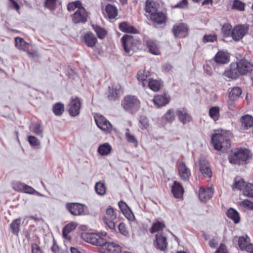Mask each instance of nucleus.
I'll return each instance as SVG.
<instances>
[{
  "label": "nucleus",
  "instance_id": "60",
  "mask_svg": "<svg viewBox=\"0 0 253 253\" xmlns=\"http://www.w3.org/2000/svg\"><path fill=\"white\" fill-rule=\"evenodd\" d=\"M22 192L30 194H33L35 193L36 190L33 187L25 184Z\"/></svg>",
  "mask_w": 253,
  "mask_h": 253
},
{
  "label": "nucleus",
  "instance_id": "18",
  "mask_svg": "<svg viewBox=\"0 0 253 253\" xmlns=\"http://www.w3.org/2000/svg\"><path fill=\"white\" fill-rule=\"evenodd\" d=\"M238 245L241 250L248 251L253 248V244L250 243V239L247 235L240 236L238 238Z\"/></svg>",
  "mask_w": 253,
  "mask_h": 253
},
{
  "label": "nucleus",
  "instance_id": "32",
  "mask_svg": "<svg viewBox=\"0 0 253 253\" xmlns=\"http://www.w3.org/2000/svg\"><path fill=\"white\" fill-rule=\"evenodd\" d=\"M241 122L242 126L247 129L253 126V117L249 115H245L241 118Z\"/></svg>",
  "mask_w": 253,
  "mask_h": 253
},
{
  "label": "nucleus",
  "instance_id": "4",
  "mask_svg": "<svg viewBox=\"0 0 253 253\" xmlns=\"http://www.w3.org/2000/svg\"><path fill=\"white\" fill-rule=\"evenodd\" d=\"M117 210L109 207L106 210V213L102 217L104 223L112 231H116V221Z\"/></svg>",
  "mask_w": 253,
  "mask_h": 253
},
{
  "label": "nucleus",
  "instance_id": "30",
  "mask_svg": "<svg viewBox=\"0 0 253 253\" xmlns=\"http://www.w3.org/2000/svg\"><path fill=\"white\" fill-rule=\"evenodd\" d=\"M147 45L150 52L155 55L160 54L159 46L156 41L150 40L147 41Z\"/></svg>",
  "mask_w": 253,
  "mask_h": 253
},
{
  "label": "nucleus",
  "instance_id": "52",
  "mask_svg": "<svg viewBox=\"0 0 253 253\" xmlns=\"http://www.w3.org/2000/svg\"><path fill=\"white\" fill-rule=\"evenodd\" d=\"M243 195L250 197H253V184H247L243 191Z\"/></svg>",
  "mask_w": 253,
  "mask_h": 253
},
{
  "label": "nucleus",
  "instance_id": "13",
  "mask_svg": "<svg viewBox=\"0 0 253 253\" xmlns=\"http://www.w3.org/2000/svg\"><path fill=\"white\" fill-rule=\"evenodd\" d=\"M200 170L205 177L210 178L212 176V171L209 163L205 159L199 160Z\"/></svg>",
  "mask_w": 253,
  "mask_h": 253
},
{
  "label": "nucleus",
  "instance_id": "39",
  "mask_svg": "<svg viewBox=\"0 0 253 253\" xmlns=\"http://www.w3.org/2000/svg\"><path fill=\"white\" fill-rule=\"evenodd\" d=\"M165 227V224L163 221H157L153 224L150 231L151 233H154L163 230Z\"/></svg>",
  "mask_w": 253,
  "mask_h": 253
},
{
  "label": "nucleus",
  "instance_id": "33",
  "mask_svg": "<svg viewBox=\"0 0 253 253\" xmlns=\"http://www.w3.org/2000/svg\"><path fill=\"white\" fill-rule=\"evenodd\" d=\"M227 216L237 224L240 222V218L238 212L234 209L230 208L226 212Z\"/></svg>",
  "mask_w": 253,
  "mask_h": 253
},
{
  "label": "nucleus",
  "instance_id": "27",
  "mask_svg": "<svg viewBox=\"0 0 253 253\" xmlns=\"http://www.w3.org/2000/svg\"><path fill=\"white\" fill-rule=\"evenodd\" d=\"M119 28L120 30L123 32L132 34L138 33V30L135 28L134 26L126 22L120 23L119 25Z\"/></svg>",
  "mask_w": 253,
  "mask_h": 253
},
{
  "label": "nucleus",
  "instance_id": "29",
  "mask_svg": "<svg viewBox=\"0 0 253 253\" xmlns=\"http://www.w3.org/2000/svg\"><path fill=\"white\" fill-rule=\"evenodd\" d=\"M84 40L86 44L90 47H93L97 42L96 37L91 32H87L84 34Z\"/></svg>",
  "mask_w": 253,
  "mask_h": 253
},
{
  "label": "nucleus",
  "instance_id": "21",
  "mask_svg": "<svg viewBox=\"0 0 253 253\" xmlns=\"http://www.w3.org/2000/svg\"><path fill=\"white\" fill-rule=\"evenodd\" d=\"M150 19L158 24H162L166 21L167 16L162 11L157 10L150 15Z\"/></svg>",
  "mask_w": 253,
  "mask_h": 253
},
{
  "label": "nucleus",
  "instance_id": "54",
  "mask_svg": "<svg viewBox=\"0 0 253 253\" xmlns=\"http://www.w3.org/2000/svg\"><path fill=\"white\" fill-rule=\"evenodd\" d=\"M245 3L239 0H234L232 6L233 9L240 11H243L245 9Z\"/></svg>",
  "mask_w": 253,
  "mask_h": 253
},
{
  "label": "nucleus",
  "instance_id": "26",
  "mask_svg": "<svg viewBox=\"0 0 253 253\" xmlns=\"http://www.w3.org/2000/svg\"><path fill=\"white\" fill-rule=\"evenodd\" d=\"M214 60L218 64H226L229 61V55L226 52L220 51L215 55Z\"/></svg>",
  "mask_w": 253,
  "mask_h": 253
},
{
  "label": "nucleus",
  "instance_id": "9",
  "mask_svg": "<svg viewBox=\"0 0 253 253\" xmlns=\"http://www.w3.org/2000/svg\"><path fill=\"white\" fill-rule=\"evenodd\" d=\"M94 120L97 126L101 129L107 132L111 131L112 126L103 116L96 114L94 116Z\"/></svg>",
  "mask_w": 253,
  "mask_h": 253
},
{
  "label": "nucleus",
  "instance_id": "22",
  "mask_svg": "<svg viewBox=\"0 0 253 253\" xmlns=\"http://www.w3.org/2000/svg\"><path fill=\"white\" fill-rule=\"evenodd\" d=\"M154 245L157 249L164 251L168 246L167 238L162 234H157Z\"/></svg>",
  "mask_w": 253,
  "mask_h": 253
},
{
  "label": "nucleus",
  "instance_id": "45",
  "mask_svg": "<svg viewBox=\"0 0 253 253\" xmlns=\"http://www.w3.org/2000/svg\"><path fill=\"white\" fill-rule=\"evenodd\" d=\"M30 130L37 135L42 137V126L38 123H34L30 126Z\"/></svg>",
  "mask_w": 253,
  "mask_h": 253
},
{
  "label": "nucleus",
  "instance_id": "62",
  "mask_svg": "<svg viewBox=\"0 0 253 253\" xmlns=\"http://www.w3.org/2000/svg\"><path fill=\"white\" fill-rule=\"evenodd\" d=\"M241 205L244 207H247L251 210H253V202L248 200H245L242 201Z\"/></svg>",
  "mask_w": 253,
  "mask_h": 253
},
{
  "label": "nucleus",
  "instance_id": "47",
  "mask_svg": "<svg viewBox=\"0 0 253 253\" xmlns=\"http://www.w3.org/2000/svg\"><path fill=\"white\" fill-rule=\"evenodd\" d=\"M150 124L148 119L144 116H142L140 117L139 121V127L142 130L147 129L149 126Z\"/></svg>",
  "mask_w": 253,
  "mask_h": 253
},
{
  "label": "nucleus",
  "instance_id": "63",
  "mask_svg": "<svg viewBox=\"0 0 253 253\" xmlns=\"http://www.w3.org/2000/svg\"><path fill=\"white\" fill-rule=\"evenodd\" d=\"M188 6V1L187 0H182L180 2L177 3L175 5L176 8H186Z\"/></svg>",
  "mask_w": 253,
  "mask_h": 253
},
{
  "label": "nucleus",
  "instance_id": "14",
  "mask_svg": "<svg viewBox=\"0 0 253 253\" xmlns=\"http://www.w3.org/2000/svg\"><path fill=\"white\" fill-rule=\"evenodd\" d=\"M178 174L180 178L184 181H188L191 175V171L185 163H181L178 168Z\"/></svg>",
  "mask_w": 253,
  "mask_h": 253
},
{
  "label": "nucleus",
  "instance_id": "6",
  "mask_svg": "<svg viewBox=\"0 0 253 253\" xmlns=\"http://www.w3.org/2000/svg\"><path fill=\"white\" fill-rule=\"evenodd\" d=\"M82 239L86 242L95 246H100L104 243V239L95 233L84 232L81 234Z\"/></svg>",
  "mask_w": 253,
  "mask_h": 253
},
{
  "label": "nucleus",
  "instance_id": "41",
  "mask_svg": "<svg viewBox=\"0 0 253 253\" xmlns=\"http://www.w3.org/2000/svg\"><path fill=\"white\" fill-rule=\"evenodd\" d=\"M232 27L229 23L224 24L222 27V32L225 37H232Z\"/></svg>",
  "mask_w": 253,
  "mask_h": 253
},
{
  "label": "nucleus",
  "instance_id": "23",
  "mask_svg": "<svg viewBox=\"0 0 253 253\" xmlns=\"http://www.w3.org/2000/svg\"><path fill=\"white\" fill-rule=\"evenodd\" d=\"M184 192V189L181 184L174 181L171 186V192L173 196L176 198H179L182 197Z\"/></svg>",
  "mask_w": 253,
  "mask_h": 253
},
{
  "label": "nucleus",
  "instance_id": "36",
  "mask_svg": "<svg viewBox=\"0 0 253 253\" xmlns=\"http://www.w3.org/2000/svg\"><path fill=\"white\" fill-rule=\"evenodd\" d=\"M21 225V219L17 218L13 220L10 224V228L12 233L17 235L18 234Z\"/></svg>",
  "mask_w": 253,
  "mask_h": 253
},
{
  "label": "nucleus",
  "instance_id": "12",
  "mask_svg": "<svg viewBox=\"0 0 253 253\" xmlns=\"http://www.w3.org/2000/svg\"><path fill=\"white\" fill-rule=\"evenodd\" d=\"M85 206L78 203H68L66 208L71 213L74 215L80 216L84 213V207Z\"/></svg>",
  "mask_w": 253,
  "mask_h": 253
},
{
  "label": "nucleus",
  "instance_id": "44",
  "mask_svg": "<svg viewBox=\"0 0 253 253\" xmlns=\"http://www.w3.org/2000/svg\"><path fill=\"white\" fill-rule=\"evenodd\" d=\"M52 110L55 115L60 116L64 111V104L61 103H57L53 106Z\"/></svg>",
  "mask_w": 253,
  "mask_h": 253
},
{
  "label": "nucleus",
  "instance_id": "42",
  "mask_svg": "<svg viewBox=\"0 0 253 253\" xmlns=\"http://www.w3.org/2000/svg\"><path fill=\"white\" fill-rule=\"evenodd\" d=\"M126 131L125 136L127 142L133 144L134 146L137 147L138 143L135 136L129 133L128 128L126 129Z\"/></svg>",
  "mask_w": 253,
  "mask_h": 253
},
{
  "label": "nucleus",
  "instance_id": "61",
  "mask_svg": "<svg viewBox=\"0 0 253 253\" xmlns=\"http://www.w3.org/2000/svg\"><path fill=\"white\" fill-rule=\"evenodd\" d=\"M8 5L10 8L14 9L17 11H18L20 8L19 4L14 0H9Z\"/></svg>",
  "mask_w": 253,
  "mask_h": 253
},
{
  "label": "nucleus",
  "instance_id": "56",
  "mask_svg": "<svg viewBox=\"0 0 253 253\" xmlns=\"http://www.w3.org/2000/svg\"><path fill=\"white\" fill-rule=\"evenodd\" d=\"M28 140L32 146H37L40 144V140L34 136H28Z\"/></svg>",
  "mask_w": 253,
  "mask_h": 253
},
{
  "label": "nucleus",
  "instance_id": "19",
  "mask_svg": "<svg viewBox=\"0 0 253 253\" xmlns=\"http://www.w3.org/2000/svg\"><path fill=\"white\" fill-rule=\"evenodd\" d=\"M242 94V89L239 87H233L229 93L228 104L230 108H232L234 101H235Z\"/></svg>",
  "mask_w": 253,
  "mask_h": 253
},
{
  "label": "nucleus",
  "instance_id": "55",
  "mask_svg": "<svg viewBox=\"0 0 253 253\" xmlns=\"http://www.w3.org/2000/svg\"><path fill=\"white\" fill-rule=\"evenodd\" d=\"M11 184L14 190L20 191H22L24 188V186L25 185L24 183L17 181H13Z\"/></svg>",
  "mask_w": 253,
  "mask_h": 253
},
{
  "label": "nucleus",
  "instance_id": "24",
  "mask_svg": "<svg viewBox=\"0 0 253 253\" xmlns=\"http://www.w3.org/2000/svg\"><path fill=\"white\" fill-rule=\"evenodd\" d=\"M175 113L179 121L183 124H187L191 121V116L185 110L178 109L176 111Z\"/></svg>",
  "mask_w": 253,
  "mask_h": 253
},
{
  "label": "nucleus",
  "instance_id": "35",
  "mask_svg": "<svg viewBox=\"0 0 253 253\" xmlns=\"http://www.w3.org/2000/svg\"><path fill=\"white\" fill-rule=\"evenodd\" d=\"M105 11L110 19H114L117 15V8L111 4H108L106 6Z\"/></svg>",
  "mask_w": 253,
  "mask_h": 253
},
{
  "label": "nucleus",
  "instance_id": "15",
  "mask_svg": "<svg viewBox=\"0 0 253 253\" xmlns=\"http://www.w3.org/2000/svg\"><path fill=\"white\" fill-rule=\"evenodd\" d=\"M81 105V101L79 98L76 97L72 99L69 104L70 108L69 110L71 116H76L79 114Z\"/></svg>",
  "mask_w": 253,
  "mask_h": 253
},
{
  "label": "nucleus",
  "instance_id": "40",
  "mask_svg": "<svg viewBox=\"0 0 253 253\" xmlns=\"http://www.w3.org/2000/svg\"><path fill=\"white\" fill-rule=\"evenodd\" d=\"M209 115L214 121L219 119V108L217 106H213L209 109Z\"/></svg>",
  "mask_w": 253,
  "mask_h": 253
},
{
  "label": "nucleus",
  "instance_id": "48",
  "mask_svg": "<svg viewBox=\"0 0 253 253\" xmlns=\"http://www.w3.org/2000/svg\"><path fill=\"white\" fill-rule=\"evenodd\" d=\"M175 113L173 110H169L163 116V119L167 122H172L175 119Z\"/></svg>",
  "mask_w": 253,
  "mask_h": 253
},
{
  "label": "nucleus",
  "instance_id": "43",
  "mask_svg": "<svg viewBox=\"0 0 253 253\" xmlns=\"http://www.w3.org/2000/svg\"><path fill=\"white\" fill-rule=\"evenodd\" d=\"M147 84L151 89L155 91H158L161 85L160 82L159 81L153 79L149 80Z\"/></svg>",
  "mask_w": 253,
  "mask_h": 253
},
{
  "label": "nucleus",
  "instance_id": "20",
  "mask_svg": "<svg viewBox=\"0 0 253 253\" xmlns=\"http://www.w3.org/2000/svg\"><path fill=\"white\" fill-rule=\"evenodd\" d=\"M241 75L238 68V66L235 63H232L230 65V69L225 71L224 76L229 79H236Z\"/></svg>",
  "mask_w": 253,
  "mask_h": 253
},
{
  "label": "nucleus",
  "instance_id": "31",
  "mask_svg": "<svg viewBox=\"0 0 253 253\" xmlns=\"http://www.w3.org/2000/svg\"><path fill=\"white\" fill-rule=\"evenodd\" d=\"M112 149L111 146L108 143H105L98 147L97 151L101 156H107L110 153Z\"/></svg>",
  "mask_w": 253,
  "mask_h": 253
},
{
  "label": "nucleus",
  "instance_id": "37",
  "mask_svg": "<svg viewBox=\"0 0 253 253\" xmlns=\"http://www.w3.org/2000/svg\"><path fill=\"white\" fill-rule=\"evenodd\" d=\"M95 190L96 193L100 196L104 195L106 192V187L105 183L102 181H99L95 184Z\"/></svg>",
  "mask_w": 253,
  "mask_h": 253
},
{
  "label": "nucleus",
  "instance_id": "11",
  "mask_svg": "<svg viewBox=\"0 0 253 253\" xmlns=\"http://www.w3.org/2000/svg\"><path fill=\"white\" fill-rule=\"evenodd\" d=\"M238 66L241 75L250 74L253 69V64L246 59H242L235 63Z\"/></svg>",
  "mask_w": 253,
  "mask_h": 253
},
{
  "label": "nucleus",
  "instance_id": "28",
  "mask_svg": "<svg viewBox=\"0 0 253 253\" xmlns=\"http://www.w3.org/2000/svg\"><path fill=\"white\" fill-rule=\"evenodd\" d=\"M150 76V73L146 70H140L137 75V80L141 83L142 86L145 87L148 83L147 79Z\"/></svg>",
  "mask_w": 253,
  "mask_h": 253
},
{
  "label": "nucleus",
  "instance_id": "46",
  "mask_svg": "<svg viewBox=\"0 0 253 253\" xmlns=\"http://www.w3.org/2000/svg\"><path fill=\"white\" fill-rule=\"evenodd\" d=\"M92 27L99 39H103L105 37L107 34V32L105 30L97 25H92Z\"/></svg>",
  "mask_w": 253,
  "mask_h": 253
},
{
  "label": "nucleus",
  "instance_id": "25",
  "mask_svg": "<svg viewBox=\"0 0 253 253\" xmlns=\"http://www.w3.org/2000/svg\"><path fill=\"white\" fill-rule=\"evenodd\" d=\"M153 101L155 104L158 107L167 105L169 101V98L166 94L156 95Z\"/></svg>",
  "mask_w": 253,
  "mask_h": 253
},
{
  "label": "nucleus",
  "instance_id": "64",
  "mask_svg": "<svg viewBox=\"0 0 253 253\" xmlns=\"http://www.w3.org/2000/svg\"><path fill=\"white\" fill-rule=\"evenodd\" d=\"M215 253H228L226 247L223 244H220V246L215 251Z\"/></svg>",
  "mask_w": 253,
  "mask_h": 253
},
{
  "label": "nucleus",
  "instance_id": "7",
  "mask_svg": "<svg viewBox=\"0 0 253 253\" xmlns=\"http://www.w3.org/2000/svg\"><path fill=\"white\" fill-rule=\"evenodd\" d=\"M249 26L246 24L237 25L232 29V38L235 41L242 39L248 33Z\"/></svg>",
  "mask_w": 253,
  "mask_h": 253
},
{
  "label": "nucleus",
  "instance_id": "2",
  "mask_svg": "<svg viewBox=\"0 0 253 253\" xmlns=\"http://www.w3.org/2000/svg\"><path fill=\"white\" fill-rule=\"evenodd\" d=\"M251 151L246 148H236L232 150L228 155L229 162L232 164L240 165L247 162L252 157Z\"/></svg>",
  "mask_w": 253,
  "mask_h": 253
},
{
  "label": "nucleus",
  "instance_id": "58",
  "mask_svg": "<svg viewBox=\"0 0 253 253\" xmlns=\"http://www.w3.org/2000/svg\"><path fill=\"white\" fill-rule=\"evenodd\" d=\"M216 40V36L214 35H205L203 37V41L205 42H213Z\"/></svg>",
  "mask_w": 253,
  "mask_h": 253
},
{
  "label": "nucleus",
  "instance_id": "1",
  "mask_svg": "<svg viewBox=\"0 0 253 253\" xmlns=\"http://www.w3.org/2000/svg\"><path fill=\"white\" fill-rule=\"evenodd\" d=\"M229 132L221 130L213 134L211 137V143L215 150L227 149L230 146Z\"/></svg>",
  "mask_w": 253,
  "mask_h": 253
},
{
  "label": "nucleus",
  "instance_id": "5",
  "mask_svg": "<svg viewBox=\"0 0 253 253\" xmlns=\"http://www.w3.org/2000/svg\"><path fill=\"white\" fill-rule=\"evenodd\" d=\"M122 105L126 111L135 112L139 108L140 101L134 96L127 95L124 98Z\"/></svg>",
  "mask_w": 253,
  "mask_h": 253
},
{
  "label": "nucleus",
  "instance_id": "8",
  "mask_svg": "<svg viewBox=\"0 0 253 253\" xmlns=\"http://www.w3.org/2000/svg\"><path fill=\"white\" fill-rule=\"evenodd\" d=\"M100 253H120L121 247L116 243L111 242H105L104 240L103 245L100 246Z\"/></svg>",
  "mask_w": 253,
  "mask_h": 253
},
{
  "label": "nucleus",
  "instance_id": "3",
  "mask_svg": "<svg viewBox=\"0 0 253 253\" xmlns=\"http://www.w3.org/2000/svg\"><path fill=\"white\" fill-rule=\"evenodd\" d=\"M121 42L126 54L130 55L136 51L139 47L140 41L134 39L133 36L125 35L121 38Z\"/></svg>",
  "mask_w": 253,
  "mask_h": 253
},
{
  "label": "nucleus",
  "instance_id": "16",
  "mask_svg": "<svg viewBox=\"0 0 253 253\" xmlns=\"http://www.w3.org/2000/svg\"><path fill=\"white\" fill-rule=\"evenodd\" d=\"M173 33L175 37L182 38L185 37L188 32V27L183 23L174 25L173 27Z\"/></svg>",
  "mask_w": 253,
  "mask_h": 253
},
{
  "label": "nucleus",
  "instance_id": "34",
  "mask_svg": "<svg viewBox=\"0 0 253 253\" xmlns=\"http://www.w3.org/2000/svg\"><path fill=\"white\" fill-rule=\"evenodd\" d=\"M15 46L20 50L27 51L29 48V44L22 38L16 37L15 38Z\"/></svg>",
  "mask_w": 253,
  "mask_h": 253
},
{
  "label": "nucleus",
  "instance_id": "17",
  "mask_svg": "<svg viewBox=\"0 0 253 253\" xmlns=\"http://www.w3.org/2000/svg\"><path fill=\"white\" fill-rule=\"evenodd\" d=\"M213 193L212 187L201 188L199 192V199L202 202H207L212 197Z\"/></svg>",
  "mask_w": 253,
  "mask_h": 253
},
{
  "label": "nucleus",
  "instance_id": "38",
  "mask_svg": "<svg viewBox=\"0 0 253 253\" xmlns=\"http://www.w3.org/2000/svg\"><path fill=\"white\" fill-rule=\"evenodd\" d=\"M77 224L76 222H71L67 224L63 229V235L65 238H67L68 234L76 229Z\"/></svg>",
  "mask_w": 253,
  "mask_h": 253
},
{
  "label": "nucleus",
  "instance_id": "10",
  "mask_svg": "<svg viewBox=\"0 0 253 253\" xmlns=\"http://www.w3.org/2000/svg\"><path fill=\"white\" fill-rule=\"evenodd\" d=\"M88 17V14L83 6L78 9L72 16L73 22L75 24L85 23Z\"/></svg>",
  "mask_w": 253,
  "mask_h": 253
},
{
  "label": "nucleus",
  "instance_id": "53",
  "mask_svg": "<svg viewBox=\"0 0 253 253\" xmlns=\"http://www.w3.org/2000/svg\"><path fill=\"white\" fill-rule=\"evenodd\" d=\"M80 7H83L81 1L76 0L69 2L67 5V9L69 11H73L76 8L79 9Z\"/></svg>",
  "mask_w": 253,
  "mask_h": 253
},
{
  "label": "nucleus",
  "instance_id": "50",
  "mask_svg": "<svg viewBox=\"0 0 253 253\" xmlns=\"http://www.w3.org/2000/svg\"><path fill=\"white\" fill-rule=\"evenodd\" d=\"M245 185V182L242 178L236 177L234 179V182L232 187L233 189L242 190Z\"/></svg>",
  "mask_w": 253,
  "mask_h": 253
},
{
  "label": "nucleus",
  "instance_id": "51",
  "mask_svg": "<svg viewBox=\"0 0 253 253\" xmlns=\"http://www.w3.org/2000/svg\"><path fill=\"white\" fill-rule=\"evenodd\" d=\"M145 10L150 15L155 12L157 9L153 6V3L150 0H147L145 2Z\"/></svg>",
  "mask_w": 253,
  "mask_h": 253
},
{
  "label": "nucleus",
  "instance_id": "57",
  "mask_svg": "<svg viewBox=\"0 0 253 253\" xmlns=\"http://www.w3.org/2000/svg\"><path fill=\"white\" fill-rule=\"evenodd\" d=\"M118 229L120 233L124 236H127L129 233L127 231L126 224L123 222H121L118 225Z\"/></svg>",
  "mask_w": 253,
  "mask_h": 253
},
{
  "label": "nucleus",
  "instance_id": "49",
  "mask_svg": "<svg viewBox=\"0 0 253 253\" xmlns=\"http://www.w3.org/2000/svg\"><path fill=\"white\" fill-rule=\"evenodd\" d=\"M121 91L120 89L117 88H110L109 87V93L108 95V97L110 100H115L119 97V94L120 93Z\"/></svg>",
  "mask_w": 253,
  "mask_h": 253
},
{
  "label": "nucleus",
  "instance_id": "59",
  "mask_svg": "<svg viewBox=\"0 0 253 253\" xmlns=\"http://www.w3.org/2000/svg\"><path fill=\"white\" fill-rule=\"evenodd\" d=\"M56 0H46L45 5L49 9L52 10L55 8Z\"/></svg>",
  "mask_w": 253,
  "mask_h": 253
}]
</instances>
